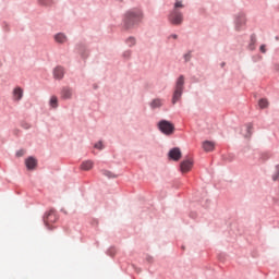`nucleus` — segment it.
<instances>
[{
	"instance_id": "14",
	"label": "nucleus",
	"mask_w": 279,
	"mask_h": 279,
	"mask_svg": "<svg viewBox=\"0 0 279 279\" xmlns=\"http://www.w3.org/2000/svg\"><path fill=\"white\" fill-rule=\"evenodd\" d=\"M204 151H213L215 149V143L210 141H205L203 143Z\"/></svg>"
},
{
	"instance_id": "27",
	"label": "nucleus",
	"mask_w": 279,
	"mask_h": 279,
	"mask_svg": "<svg viewBox=\"0 0 279 279\" xmlns=\"http://www.w3.org/2000/svg\"><path fill=\"white\" fill-rule=\"evenodd\" d=\"M124 58H130V56H132V52L131 51H125L123 53Z\"/></svg>"
},
{
	"instance_id": "9",
	"label": "nucleus",
	"mask_w": 279,
	"mask_h": 279,
	"mask_svg": "<svg viewBox=\"0 0 279 279\" xmlns=\"http://www.w3.org/2000/svg\"><path fill=\"white\" fill-rule=\"evenodd\" d=\"M73 97V89L71 87H63L61 89V99H71Z\"/></svg>"
},
{
	"instance_id": "3",
	"label": "nucleus",
	"mask_w": 279,
	"mask_h": 279,
	"mask_svg": "<svg viewBox=\"0 0 279 279\" xmlns=\"http://www.w3.org/2000/svg\"><path fill=\"white\" fill-rule=\"evenodd\" d=\"M158 129L166 136H171V134H173V132H175V126L173 125V123H171L167 120H161L158 123Z\"/></svg>"
},
{
	"instance_id": "10",
	"label": "nucleus",
	"mask_w": 279,
	"mask_h": 279,
	"mask_svg": "<svg viewBox=\"0 0 279 279\" xmlns=\"http://www.w3.org/2000/svg\"><path fill=\"white\" fill-rule=\"evenodd\" d=\"M23 99V88L15 87L13 89V100L14 101H21Z\"/></svg>"
},
{
	"instance_id": "7",
	"label": "nucleus",
	"mask_w": 279,
	"mask_h": 279,
	"mask_svg": "<svg viewBox=\"0 0 279 279\" xmlns=\"http://www.w3.org/2000/svg\"><path fill=\"white\" fill-rule=\"evenodd\" d=\"M243 25H245V14L239 13L235 16V29L238 32H240V29H241V27H243Z\"/></svg>"
},
{
	"instance_id": "1",
	"label": "nucleus",
	"mask_w": 279,
	"mask_h": 279,
	"mask_svg": "<svg viewBox=\"0 0 279 279\" xmlns=\"http://www.w3.org/2000/svg\"><path fill=\"white\" fill-rule=\"evenodd\" d=\"M143 20V12L138 9L130 10L124 15V25L128 29L134 27L136 23H141Z\"/></svg>"
},
{
	"instance_id": "17",
	"label": "nucleus",
	"mask_w": 279,
	"mask_h": 279,
	"mask_svg": "<svg viewBox=\"0 0 279 279\" xmlns=\"http://www.w3.org/2000/svg\"><path fill=\"white\" fill-rule=\"evenodd\" d=\"M49 104H50V107H51V108H58V97H57V96H52V97L50 98Z\"/></svg>"
},
{
	"instance_id": "22",
	"label": "nucleus",
	"mask_w": 279,
	"mask_h": 279,
	"mask_svg": "<svg viewBox=\"0 0 279 279\" xmlns=\"http://www.w3.org/2000/svg\"><path fill=\"white\" fill-rule=\"evenodd\" d=\"M274 182L279 180V166L276 167V173L272 175Z\"/></svg>"
},
{
	"instance_id": "4",
	"label": "nucleus",
	"mask_w": 279,
	"mask_h": 279,
	"mask_svg": "<svg viewBox=\"0 0 279 279\" xmlns=\"http://www.w3.org/2000/svg\"><path fill=\"white\" fill-rule=\"evenodd\" d=\"M58 221V215H56V210L50 209L44 218V223L48 230H53V223Z\"/></svg>"
},
{
	"instance_id": "28",
	"label": "nucleus",
	"mask_w": 279,
	"mask_h": 279,
	"mask_svg": "<svg viewBox=\"0 0 279 279\" xmlns=\"http://www.w3.org/2000/svg\"><path fill=\"white\" fill-rule=\"evenodd\" d=\"M185 62H189V60H191V53H186L184 56Z\"/></svg>"
},
{
	"instance_id": "30",
	"label": "nucleus",
	"mask_w": 279,
	"mask_h": 279,
	"mask_svg": "<svg viewBox=\"0 0 279 279\" xmlns=\"http://www.w3.org/2000/svg\"><path fill=\"white\" fill-rule=\"evenodd\" d=\"M172 38H178V35H172Z\"/></svg>"
},
{
	"instance_id": "23",
	"label": "nucleus",
	"mask_w": 279,
	"mask_h": 279,
	"mask_svg": "<svg viewBox=\"0 0 279 279\" xmlns=\"http://www.w3.org/2000/svg\"><path fill=\"white\" fill-rule=\"evenodd\" d=\"M104 175H106L107 178H117V175H114L112 172L108 171V170H104L102 171Z\"/></svg>"
},
{
	"instance_id": "21",
	"label": "nucleus",
	"mask_w": 279,
	"mask_h": 279,
	"mask_svg": "<svg viewBox=\"0 0 279 279\" xmlns=\"http://www.w3.org/2000/svg\"><path fill=\"white\" fill-rule=\"evenodd\" d=\"M40 5H51L53 0H39Z\"/></svg>"
},
{
	"instance_id": "20",
	"label": "nucleus",
	"mask_w": 279,
	"mask_h": 279,
	"mask_svg": "<svg viewBox=\"0 0 279 279\" xmlns=\"http://www.w3.org/2000/svg\"><path fill=\"white\" fill-rule=\"evenodd\" d=\"M180 8H184V4L182 3V0H177L173 10H178Z\"/></svg>"
},
{
	"instance_id": "25",
	"label": "nucleus",
	"mask_w": 279,
	"mask_h": 279,
	"mask_svg": "<svg viewBox=\"0 0 279 279\" xmlns=\"http://www.w3.org/2000/svg\"><path fill=\"white\" fill-rule=\"evenodd\" d=\"M246 130L248 132V134L246 136H252V124H247Z\"/></svg>"
},
{
	"instance_id": "8",
	"label": "nucleus",
	"mask_w": 279,
	"mask_h": 279,
	"mask_svg": "<svg viewBox=\"0 0 279 279\" xmlns=\"http://www.w3.org/2000/svg\"><path fill=\"white\" fill-rule=\"evenodd\" d=\"M169 158H171V160H180L182 158V151L180 148H172L169 151Z\"/></svg>"
},
{
	"instance_id": "15",
	"label": "nucleus",
	"mask_w": 279,
	"mask_h": 279,
	"mask_svg": "<svg viewBox=\"0 0 279 279\" xmlns=\"http://www.w3.org/2000/svg\"><path fill=\"white\" fill-rule=\"evenodd\" d=\"M56 43H66V36L62 33L54 35Z\"/></svg>"
},
{
	"instance_id": "6",
	"label": "nucleus",
	"mask_w": 279,
	"mask_h": 279,
	"mask_svg": "<svg viewBox=\"0 0 279 279\" xmlns=\"http://www.w3.org/2000/svg\"><path fill=\"white\" fill-rule=\"evenodd\" d=\"M181 173H189L193 169V159H185L180 165Z\"/></svg>"
},
{
	"instance_id": "5",
	"label": "nucleus",
	"mask_w": 279,
	"mask_h": 279,
	"mask_svg": "<svg viewBox=\"0 0 279 279\" xmlns=\"http://www.w3.org/2000/svg\"><path fill=\"white\" fill-rule=\"evenodd\" d=\"M184 21V15L180 10L173 9L172 12L169 14V22L172 25H182V22Z\"/></svg>"
},
{
	"instance_id": "29",
	"label": "nucleus",
	"mask_w": 279,
	"mask_h": 279,
	"mask_svg": "<svg viewBox=\"0 0 279 279\" xmlns=\"http://www.w3.org/2000/svg\"><path fill=\"white\" fill-rule=\"evenodd\" d=\"M262 53H265L267 50L265 49V45L260 46Z\"/></svg>"
},
{
	"instance_id": "24",
	"label": "nucleus",
	"mask_w": 279,
	"mask_h": 279,
	"mask_svg": "<svg viewBox=\"0 0 279 279\" xmlns=\"http://www.w3.org/2000/svg\"><path fill=\"white\" fill-rule=\"evenodd\" d=\"M95 148L96 149H104V143H101V142L96 143Z\"/></svg>"
},
{
	"instance_id": "26",
	"label": "nucleus",
	"mask_w": 279,
	"mask_h": 279,
	"mask_svg": "<svg viewBox=\"0 0 279 279\" xmlns=\"http://www.w3.org/2000/svg\"><path fill=\"white\" fill-rule=\"evenodd\" d=\"M24 155H25V150H19L16 153L17 158H21V156H24Z\"/></svg>"
},
{
	"instance_id": "16",
	"label": "nucleus",
	"mask_w": 279,
	"mask_h": 279,
	"mask_svg": "<svg viewBox=\"0 0 279 279\" xmlns=\"http://www.w3.org/2000/svg\"><path fill=\"white\" fill-rule=\"evenodd\" d=\"M162 107V99L156 98L150 102V108H161Z\"/></svg>"
},
{
	"instance_id": "18",
	"label": "nucleus",
	"mask_w": 279,
	"mask_h": 279,
	"mask_svg": "<svg viewBox=\"0 0 279 279\" xmlns=\"http://www.w3.org/2000/svg\"><path fill=\"white\" fill-rule=\"evenodd\" d=\"M258 106H259V108H267V106H269V101L267 100V99H265V98H262V99H259V101H258Z\"/></svg>"
},
{
	"instance_id": "19",
	"label": "nucleus",
	"mask_w": 279,
	"mask_h": 279,
	"mask_svg": "<svg viewBox=\"0 0 279 279\" xmlns=\"http://www.w3.org/2000/svg\"><path fill=\"white\" fill-rule=\"evenodd\" d=\"M126 44L129 45V47H134V45H136V39H134V37H130L129 39H126Z\"/></svg>"
},
{
	"instance_id": "12",
	"label": "nucleus",
	"mask_w": 279,
	"mask_h": 279,
	"mask_svg": "<svg viewBox=\"0 0 279 279\" xmlns=\"http://www.w3.org/2000/svg\"><path fill=\"white\" fill-rule=\"evenodd\" d=\"M53 76L56 80H62L64 77V69L62 66L54 68Z\"/></svg>"
},
{
	"instance_id": "13",
	"label": "nucleus",
	"mask_w": 279,
	"mask_h": 279,
	"mask_svg": "<svg viewBox=\"0 0 279 279\" xmlns=\"http://www.w3.org/2000/svg\"><path fill=\"white\" fill-rule=\"evenodd\" d=\"M94 165L95 163L92 160H86V161L82 162L81 169L83 171H90V169H93Z\"/></svg>"
},
{
	"instance_id": "2",
	"label": "nucleus",
	"mask_w": 279,
	"mask_h": 279,
	"mask_svg": "<svg viewBox=\"0 0 279 279\" xmlns=\"http://www.w3.org/2000/svg\"><path fill=\"white\" fill-rule=\"evenodd\" d=\"M184 90V75L179 76L175 84V89L172 96V104L175 105L180 101L182 93Z\"/></svg>"
},
{
	"instance_id": "11",
	"label": "nucleus",
	"mask_w": 279,
	"mask_h": 279,
	"mask_svg": "<svg viewBox=\"0 0 279 279\" xmlns=\"http://www.w3.org/2000/svg\"><path fill=\"white\" fill-rule=\"evenodd\" d=\"M38 165V161H36V159L34 157H28L25 160V166L27 169L32 170V169H36V166Z\"/></svg>"
}]
</instances>
